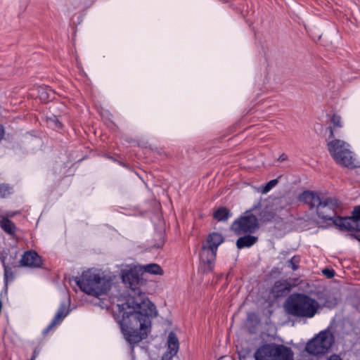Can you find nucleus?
Segmentation results:
<instances>
[{"label": "nucleus", "instance_id": "obj_7", "mask_svg": "<svg viewBox=\"0 0 360 360\" xmlns=\"http://www.w3.org/2000/svg\"><path fill=\"white\" fill-rule=\"evenodd\" d=\"M224 241L222 234L217 232L210 233L206 239V244L202 246L200 259L204 263V273H209L214 269V262L216 258L218 247Z\"/></svg>", "mask_w": 360, "mask_h": 360}, {"label": "nucleus", "instance_id": "obj_19", "mask_svg": "<svg viewBox=\"0 0 360 360\" xmlns=\"http://www.w3.org/2000/svg\"><path fill=\"white\" fill-rule=\"evenodd\" d=\"M0 226L8 235L14 236L15 234L17 228L7 217H3L0 220Z\"/></svg>", "mask_w": 360, "mask_h": 360}, {"label": "nucleus", "instance_id": "obj_20", "mask_svg": "<svg viewBox=\"0 0 360 360\" xmlns=\"http://www.w3.org/2000/svg\"><path fill=\"white\" fill-rule=\"evenodd\" d=\"M142 274L143 272L148 273L153 275H162L163 270L161 266L155 263H150L143 266H139Z\"/></svg>", "mask_w": 360, "mask_h": 360}, {"label": "nucleus", "instance_id": "obj_36", "mask_svg": "<svg viewBox=\"0 0 360 360\" xmlns=\"http://www.w3.org/2000/svg\"><path fill=\"white\" fill-rule=\"evenodd\" d=\"M352 238H354L360 242V235L359 234H355V233H351L349 235Z\"/></svg>", "mask_w": 360, "mask_h": 360}, {"label": "nucleus", "instance_id": "obj_14", "mask_svg": "<svg viewBox=\"0 0 360 360\" xmlns=\"http://www.w3.org/2000/svg\"><path fill=\"white\" fill-rule=\"evenodd\" d=\"M333 224L341 231H360V224L351 217H342L338 216Z\"/></svg>", "mask_w": 360, "mask_h": 360}, {"label": "nucleus", "instance_id": "obj_38", "mask_svg": "<svg viewBox=\"0 0 360 360\" xmlns=\"http://www.w3.org/2000/svg\"><path fill=\"white\" fill-rule=\"evenodd\" d=\"M287 159V155H285V154H282L279 158H278V160L279 161H283V160H285Z\"/></svg>", "mask_w": 360, "mask_h": 360}, {"label": "nucleus", "instance_id": "obj_22", "mask_svg": "<svg viewBox=\"0 0 360 360\" xmlns=\"http://www.w3.org/2000/svg\"><path fill=\"white\" fill-rule=\"evenodd\" d=\"M230 216L229 210L225 207L218 208L213 214V217L218 221H226Z\"/></svg>", "mask_w": 360, "mask_h": 360}, {"label": "nucleus", "instance_id": "obj_4", "mask_svg": "<svg viewBox=\"0 0 360 360\" xmlns=\"http://www.w3.org/2000/svg\"><path fill=\"white\" fill-rule=\"evenodd\" d=\"M74 281L82 291L95 297L107 294L112 283L110 276L96 269L84 271L81 276L75 277Z\"/></svg>", "mask_w": 360, "mask_h": 360}, {"label": "nucleus", "instance_id": "obj_5", "mask_svg": "<svg viewBox=\"0 0 360 360\" xmlns=\"http://www.w3.org/2000/svg\"><path fill=\"white\" fill-rule=\"evenodd\" d=\"M286 311L295 317L312 318L319 307L318 302L302 293L290 295L285 303Z\"/></svg>", "mask_w": 360, "mask_h": 360}, {"label": "nucleus", "instance_id": "obj_35", "mask_svg": "<svg viewBox=\"0 0 360 360\" xmlns=\"http://www.w3.org/2000/svg\"><path fill=\"white\" fill-rule=\"evenodd\" d=\"M39 352V350H37V349H35L33 351V353H32V357H31V359H30V360H34V359H35V358L38 356Z\"/></svg>", "mask_w": 360, "mask_h": 360}, {"label": "nucleus", "instance_id": "obj_33", "mask_svg": "<svg viewBox=\"0 0 360 360\" xmlns=\"http://www.w3.org/2000/svg\"><path fill=\"white\" fill-rule=\"evenodd\" d=\"M5 135L4 127L2 124H0V141L3 139Z\"/></svg>", "mask_w": 360, "mask_h": 360}, {"label": "nucleus", "instance_id": "obj_13", "mask_svg": "<svg viewBox=\"0 0 360 360\" xmlns=\"http://www.w3.org/2000/svg\"><path fill=\"white\" fill-rule=\"evenodd\" d=\"M42 265L41 257L34 250L26 251L18 262V266L37 268Z\"/></svg>", "mask_w": 360, "mask_h": 360}, {"label": "nucleus", "instance_id": "obj_12", "mask_svg": "<svg viewBox=\"0 0 360 360\" xmlns=\"http://www.w3.org/2000/svg\"><path fill=\"white\" fill-rule=\"evenodd\" d=\"M70 311L69 305H67L64 302L60 303L56 315L48 326L43 330L42 334L44 335L48 334L56 326L60 324L63 321V320L68 315Z\"/></svg>", "mask_w": 360, "mask_h": 360}, {"label": "nucleus", "instance_id": "obj_26", "mask_svg": "<svg viewBox=\"0 0 360 360\" xmlns=\"http://www.w3.org/2000/svg\"><path fill=\"white\" fill-rule=\"evenodd\" d=\"M338 299L333 295H326L323 306L330 309L334 308L338 304Z\"/></svg>", "mask_w": 360, "mask_h": 360}, {"label": "nucleus", "instance_id": "obj_1", "mask_svg": "<svg viewBox=\"0 0 360 360\" xmlns=\"http://www.w3.org/2000/svg\"><path fill=\"white\" fill-rule=\"evenodd\" d=\"M115 319L120 326L125 340L134 345L146 338L151 326L150 319L139 311H134L129 304H117Z\"/></svg>", "mask_w": 360, "mask_h": 360}, {"label": "nucleus", "instance_id": "obj_31", "mask_svg": "<svg viewBox=\"0 0 360 360\" xmlns=\"http://www.w3.org/2000/svg\"><path fill=\"white\" fill-rule=\"evenodd\" d=\"M322 273L324 276H326L328 278H332L335 276V271L333 269L326 268L323 269Z\"/></svg>", "mask_w": 360, "mask_h": 360}, {"label": "nucleus", "instance_id": "obj_2", "mask_svg": "<svg viewBox=\"0 0 360 360\" xmlns=\"http://www.w3.org/2000/svg\"><path fill=\"white\" fill-rule=\"evenodd\" d=\"M342 127L341 117L333 114L330 120V126L326 128L329 135L327 148L334 161L341 166L349 169H355L360 167L359 162L356 160L349 148V144L342 140L335 139V131L337 128Z\"/></svg>", "mask_w": 360, "mask_h": 360}, {"label": "nucleus", "instance_id": "obj_27", "mask_svg": "<svg viewBox=\"0 0 360 360\" xmlns=\"http://www.w3.org/2000/svg\"><path fill=\"white\" fill-rule=\"evenodd\" d=\"M300 259L299 256L295 255L288 261V266L290 267L293 271H295L299 267Z\"/></svg>", "mask_w": 360, "mask_h": 360}, {"label": "nucleus", "instance_id": "obj_6", "mask_svg": "<svg viewBox=\"0 0 360 360\" xmlns=\"http://www.w3.org/2000/svg\"><path fill=\"white\" fill-rule=\"evenodd\" d=\"M255 360H294L292 349L283 345L266 343L255 352Z\"/></svg>", "mask_w": 360, "mask_h": 360}, {"label": "nucleus", "instance_id": "obj_34", "mask_svg": "<svg viewBox=\"0 0 360 360\" xmlns=\"http://www.w3.org/2000/svg\"><path fill=\"white\" fill-rule=\"evenodd\" d=\"M328 360H342L339 355L333 354L331 355Z\"/></svg>", "mask_w": 360, "mask_h": 360}, {"label": "nucleus", "instance_id": "obj_37", "mask_svg": "<svg viewBox=\"0 0 360 360\" xmlns=\"http://www.w3.org/2000/svg\"><path fill=\"white\" fill-rule=\"evenodd\" d=\"M20 212L18 211H15V212H8L7 213V216L8 217H13L14 216H15L16 214H19Z\"/></svg>", "mask_w": 360, "mask_h": 360}, {"label": "nucleus", "instance_id": "obj_29", "mask_svg": "<svg viewBox=\"0 0 360 360\" xmlns=\"http://www.w3.org/2000/svg\"><path fill=\"white\" fill-rule=\"evenodd\" d=\"M352 214L353 219L357 224H360V205L355 206Z\"/></svg>", "mask_w": 360, "mask_h": 360}, {"label": "nucleus", "instance_id": "obj_28", "mask_svg": "<svg viewBox=\"0 0 360 360\" xmlns=\"http://www.w3.org/2000/svg\"><path fill=\"white\" fill-rule=\"evenodd\" d=\"M48 121L49 123L53 124V127L55 129H60L63 127V124L59 121L56 115H53V117H49Z\"/></svg>", "mask_w": 360, "mask_h": 360}, {"label": "nucleus", "instance_id": "obj_8", "mask_svg": "<svg viewBox=\"0 0 360 360\" xmlns=\"http://www.w3.org/2000/svg\"><path fill=\"white\" fill-rule=\"evenodd\" d=\"M335 342V337L329 330L321 331L306 345L305 351L314 356L329 352Z\"/></svg>", "mask_w": 360, "mask_h": 360}, {"label": "nucleus", "instance_id": "obj_18", "mask_svg": "<svg viewBox=\"0 0 360 360\" xmlns=\"http://www.w3.org/2000/svg\"><path fill=\"white\" fill-rule=\"evenodd\" d=\"M250 234L251 233H248L238 238L236 240V247L238 249L250 248L257 242L258 238Z\"/></svg>", "mask_w": 360, "mask_h": 360}, {"label": "nucleus", "instance_id": "obj_17", "mask_svg": "<svg viewBox=\"0 0 360 360\" xmlns=\"http://www.w3.org/2000/svg\"><path fill=\"white\" fill-rule=\"evenodd\" d=\"M259 210V217L261 221L262 222H269L271 221L276 217V213L271 209L266 207L264 209L261 208V205L259 202L257 205H255L251 211H257Z\"/></svg>", "mask_w": 360, "mask_h": 360}, {"label": "nucleus", "instance_id": "obj_21", "mask_svg": "<svg viewBox=\"0 0 360 360\" xmlns=\"http://www.w3.org/2000/svg\"><path fill=\"white\" fill-rule=\"evenodd\" d=\"M1 262L4 266V283L7 285L8 281H12L14 278V274L12 271L11 267L10 265L6 264V258L4 256L0 257Z\"/></svg>", "mask_w": 360, "mask_h": 360}, {"label": "nucleus", "instance_id": "obj_11", "mask_svg": "<svg viewBox=\"0 0 360 360\" xmlns=\"http://www.w3.org/2000/svg\"><path fill=\"white\" fill-rule=\"evenodd\" d=\"M142 272L139 266H135L129 270L121 271V278L124 285L135 293L139 291V286L142 283Z\"/></svg>", "mask_w": 360, "mask_h": 360}, {"label": "nucleus", "instance_id": "obj_3", "mask_svg": "<svg viewBox=\"0 0 360 360\" xmlns=\"http://www.w3.org/2000/svg\"><path fill=\"white\" fill-rule=\"evenodd\" d=\"M299 200L307 204L310 210L316 209V214L323 221H332L338 217V213L343 208L342 202L335 197H321L318 193L304 191L299 196Z\"/></svg>", "mask_w": 360, "mask_h": 360}, {"label": "nucleus", "instance_id": "obj_23", "mask_svg": "<svg viewBox=\"0 0 360 360\" xmlns=\"http://www.w3.org/2000/svg\"><path fill=\"white\" fill-rule=\"evenodd\" d=\"M54 92L47 87H40L39 89V96L44 102H49L53 98Z\"/></svg>", "mask_w": 360, "mask_h": 360}, {"label": "nucleus", "instance_id": "obj_9", "mask_svg": "<svg viewBox=\"0 0 360 360\" xmlns=\"http://www.w3.org/2000/svg\"><path fill=\"white\" fill-rule=\"evenodd\" d=\"M236 219L231 225V230L237 235L242 233H253L259 228L257 217L253 214H248Z\"/></svg>", "mask_w": 360, "mask_h": 360}, {"label": "nucleus", "instance_id": "obj_10", "mask_svg": "<svg viewBox=\"0 0 360 360\" xmlns=\"http://www.w3.org/2000/svg\"><path fill=\"white\" fill-rule=\"evenodd\" d=\"M137 293L139 294L137 297H133L125 303L129 304L134 311H139L143 316H147L149 319H150V317H156L158 312L155 304L148 298H146L144 295L141 294L140 291Z\"/></svg>", "mask_w": 360, "mask_h": 360}, {"label": "nucleus", "instance_id": "obj_25", "mask_svg": "<svg viewBox=\"0 0 360 360\" xmlns=\"http://www.w3.org/2000/svg\"><path fill=\"white\" fill-rule=\"evenodd\" d=\"M13 192V188L6 184H0V198H4L10 195Z\"/></svg>", "mask_w": 360, "mask_h": 360}, {"label": "nucleus", "instance_id": "obj_15", "mask_svg": "<svg viewBox=\"0 0 360 360\" xmlns=\"http://www.w3.org/2000/svg\"><path fill=\"white\" fill-rule=\"evenodd\" d=\"M179 349V342L176 333L171 331L167 338V349L163 354L162 360H172Z\"/></svg>", "mask_w": 360, "mask_h": 360}, {"label": "nucleus", "instance_id": "obj_30", "mask_svg": "<svg viewBox=\"0 0 360 360\" xmlns=\"http://www.w3.org/2000/svg\"><path fill=\"white\" fill-rule=\"evenodd\" d=\"M278 181V179H272L270 181H269L266 185L264 188V193H267L273 187H274L277 184Z\"/></svg>", "mask_w": 360, "mask_h": 360}, {"label": "nucleus", "instance_id": "obj_24", "mask_svg": "<svg viewBox=\"0 0 360 360\" xmlns=\"http://www.w3.org/2000/svg\"><path fill=\"white\" fill-rule=\"evenodd\" d=\"M155 240L157 242L153 245V247L155 248H162L165 243V233L162 231L158 232L155 233Z\"/></svg>", "mask_w": 360, "mask_h": 360}, {"label": "nucleus", "instance_id": "obj_16", "mask_svg": "<svg viewBox=\"0 0 360 360\" xmlns=\"http://www.w3.org/2000/svg\"><path fill=\"white\" fill-rule=\"evenodd\" d=\"M292 284L287 280L277 281L274 283L271 292L276 298L287 296L292 290Z\"/></svg>", "mask_w": 360, "mask_h": 360}, {"label": "nucleus", "instance_id": "obj_32", "mask_svg": "<svg viewBox=\"0 0 360 360\" xmlns=\"http://www.w3.org/2000/svg\"><path fill=\"white\" fill-rule=\"evenodd\" d=\"M16 255L17 252L14 253V255H10L8 258V262L6 263V264L13 267L18 266V264L15 262Z\"/></svg>", "mask_w": 360, "mask_h": 360}]
</instances>
